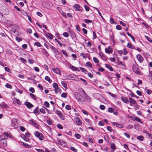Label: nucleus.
Returning <instances> with one entry per match:
<instances>
[{"instance_id":"a878e982","label":"nucleus","mask_w":152,"mask_h":152,"mask_svg":"<svg viewBox=\"0 0 152 152\" xmlns=\"http://www.w3.org/2000/svg\"><path fill=\"white\" fill-rule=\"evenodd\" d=\"M34 113L35 115L39 114L38 111V108L37 107L34 110Z\"/></svg>"},{"instance_id":"9b49d317","label":"nucleus","mask_w":152,"mask_h":152,"mask_svg":"<svg viewBox=\"0 0 152 152\" xmlns=\"http://www.w3.org/2000/svg\"><path fill=\"white\" fill-rule=\"evenodd\" d=\"M112 124L113 125L115 126H116V127L119 128H123V125H122L121 124H118L117 123H115V122H113L112 123Z\"/></svg>"},{"instance_id":"cd10ccee","label":"nucleus","mask_w":152,"mask_h":152,"mask_svg":"<svg viewBox=\"0 0 152 152\" xmlns=\"http://www.w3.org/2000/svg\"><path fill=\"white\" fill-rule=\"evenodd\" d=\"M78 91L79 93H78V94H81L84 92V90L82 88H78Z\"/></svg>"},{"instance_id":"4d7b16f0","label":"nucleus","mask_w":152,"mask_h":152,"mask_svg":"<svg viewBox=\"0 0 152 152\" xmlns=\"http://www.w3.org/2000/svg\"><path fill=\"white\" fill-rule=\"evenodd\" d=\"M38 152H45L44 151L41 149H35Z\"/></svg>"},{"instance_id":"1a4fd4ad","label":"nucleus","mask_w":152,"mask_h":152,"mask_svg":"<svg viewBox=\"0 0 152 152\" xmlns=\"http://www.w3.org/2000/svg\"><path fill=\"white\" fill-rule=\"evenodd\" d=\"M24 104L26 105L27 108L29 109L33 107V105L29 102H26L24 103Z\"/></svg>"},{"instance_id":"13d9d810","label":"nucleus","mask_w":152,"mask_h":152,"mask_svg":"<svg viewBox=\"0 0 152 152\" xmlns=\"http://www.w3.org/2000/svg\"><path fill=\"white\" fill-rule=\"evenodd\" d=\"M80 55L81 56H82L84 58H87L86 56L83 53H80Z\"/></svg>"},{"instance_id":"4468645a","label":"nucleus","mask_w":152,"mask_h":152,"mask_svg":"<svg viewBox=\"0 0 152 152\" xmlns=\"http://www.w3.org/2000/svg\"><path fill=\"white\" fill-rule=\"evenodd\" d=\"M85 120L86 122L87 123V124H88L90 126L91 125L92 121H91L89 119L87 118H86L85 119Z\"/></svg>"},{"instance_id":"72a5a7b5","label":"nucleus","mask_w":152,"mask_h":152,"mask_svg":"<svg viewBox=\"0 0 152 152\" xmlns=\"http://www.w3.org/2000/svg\"><path fill=\"white\" fill-rule=\"evenodd\" d=\"M62 86L65 88H66V83L64 81H62L61 82Z\"/></svg>"},{"instance_id":"69168bd1","label":"nucleus","mask_w":152,"mask_h":152,"mask_svg":"<svg viewBox=\"0 0 152 152\" xmlns=\"http://www.w3.org/2000/svg\"><path fill=\"white\" fill-rule=\"evenodd\" d=\"M57 127L59 129H62L63 128V126L60 124H58L57 125Z\"/></svg>"},{"instance_id":"864d4df0","label":"nucleus","mask_w":152,"mask_h":152,"mask_svg":"<svg viewBox=\"0 0 152 152\" xmlns=\"http://www.w3.org/2000/svg\"><path fill=\"white\" fill-rule=\"evenodd\" d=\"M29 91L32 93H34L35 92V90L33 88H30L29 89Z\"/></svg>"},{"instance_id":"aec40b11","label":"nucleus","mask_w":152,"mask_h":152,"mask_svg":"<svg viewBox=\"0 0 152 152\" xmlns=\"http://www.w3.org/2000/svg\"><path fill=\"white\" fill-rule=\"evenodd\" d=\"M129 100L130 104H134L136 102V101L134 99H133L132 98H129Z\"/></svg>"},{"instance_id":"e2e57ef3","label":"nucleus","mask_w":152,"mask_h":152,"mask_svg":"<svg viewBox=\"0 0 152 152\" xmlns=\"http://www.w3.org/2000/svg\"><path fill=\"white\" fill-rule=\"evenodd\" d=\"M47 123L48 124L50 125H52V121L50 120H47Z\"/></svg>"},{"instance_id":"f704fd0d","label":"nucleus","mask_w":152,"mask_h":152,"mask_svg":"<svg viewBox=\"0 0 152 152\" xmlns=\"http://www.w3.org/2000/svg\"><path fill=\"white\" fill-rule=\"evenodd\" d=\"M80 70H81L83 72H84L86 74L87 72V70L85 69L82 67H80Z\"/></svg>"},{"instance_id":"3c124183","label":"nucleus","mask_w":152,"mask_h":152,"mask_svg":"<svg viewBox=\"0 0 152 152\" xmlns=\"http://www.w3.org/2000/svg\"><path fill=\"white\" fill-rule=\"evenodd\" d=\"M109 59L112 62H114L115 60V57L114 58H109Z\"/></svg>"},{"instance_id":"a19ab883","label":"nucleus","mask_w":152,"mask_h":152,"mask_svg":"<svg viewBox=\"0 0 152 152\" xmlns=\"http://www.w3.org/2000/svg\"><path fill=\"white\" fill-rule=\"evenodd\" d=\"M6 53L7 54L9 55H11L12 54V52L10 50H8L7 51Z\"/></svg>"},{"instance_id":"f03ea898","label":"nucleus","mask_w":152,"mask_h":152,"mask_svg":"<svg viewBox=\"0 0 152 152\" xmlns=\"http://www.w3.org/2000/svg\"><path fill=\"white\" fill-rule=\"evenodd\" d=\"M10 137V133H4L3 134L0 135V140H5L7 139L8 137Z\"/></svg>"},{"instance_id":"49530a36","label":"nucleus","mask_w":152,"mask_h":152,"mask_svg":"<svg viewBox=\"0 0 152 152\" xmlns=\"http://www.w3.org/2000/svg\"><path fill=\"white\" fill-rule=\"evenodd\" d=\"M16 39L17 40L18 42H20L22 40V39L21 38H20L18 37H16Z\"/></svg>"},{"instance_id":"4be33fe9","label":"nucleus","mask_w":152,"mask_h":152,"mask_svg":"<svg viewBox=\"0 0 152 152\" xmlns=\"http://www.w3.org/2000/svg\"><path fill=\"white\" fill-rule=\"evenodd\" d=\"M82 95L85 98H86L87 100H88V99L89 98V97L88 96L87 94L85 93L84 91L83 93V94Z\"/></svg>"},{"instance_id":"774afa93","label":"nucleus","mask_w":152,"mask_h":152,"mask_svg":"<svg viewBox=\"0 0 152 152\" xmlns=\"http://www.w3.org/2000/svg\"><path fill=\"white\" fill-rule=\"evenodd\" d=\"M22 47L23 48L26 49L27 48V45L26 44H23L22 45Z\"/></svg>"},{"instance_id":"b1692460","label":"nucleus","mask_w":152,"mask_h":152,"mask_svg":"<svg viewBox=\"0 0 152 152\" xmlns=\"http://www.w3.org/2000/svg\"><path fill=\"white\" fill-rule=\"evenodd\" d=\"M45 109L47 110V109L45 107L44 108H42L40 109L39 111L42 113L45 114Z\"/></svg>"},{"instance_id":"f3484780","label":"nucleus","mask_w":152,"mask_h":152,"mask_svg":"<svg viewBox=\"0 0 152 152\" xmlns=\"http://www.w3.org/2000/svg\"><path fill=\"white\" fill-rule=\"evenodd\" d=\"M133 121H138V122H139L141 123H142V122L141 120V119L140 118H137V117H134L133 118Z\"/></svg>"},{"instance_id":"0eeeda50","label":"nucleus","mask_w":152,"mask_h":152,"mask_svg":"<svg viewBox=\"0 0 152 152\" xmlns=\"http://www.w3.org/2000/svg\"><path fill=\"white\" fill-rule=\"evenodd\" d=\"M29 122L34 126L35 127L37 128L39 126V125L38 124H37L35 121L32 120H29Z\"/></svg>"},{"instance_id":"7c9ffc66","label":"nucleus","mask_w":152,"mask_h":152,"mask_svg":"<svg viewBox=\"0 0 152 152\" xmlns=\"http://www.w3.org/2000/svg\"><path fill=\"white\" fill-rule=\"evenodd\" d=\"M34 45L39 47H41L42 46V45L39 42H35L34 43Z\"/></svg>"},{"instance_id":"e433bc0d","label":"nucleus","mask_w":152,"mask_h":152,"mask_svg":"<svg viewBox=\"0 0 152 152\" xmlns=\"http://www.w3.org/2000/svg\"><path fill=\"white\" fill-rule=\"evenodd\" d=\"M127 46L128 48H129L136 49L135 48H133L132 47V46L131 44L129 43H128Z\"/></svg>"},{"instance_id":"2eb2a0df","label":"nucleus","mask_w":152,"mask_h":152,"mask_svg":"<svg viewBox=\"0 0 152 152\" xmlns=\"http://www.w3.org/2000/svg\"><path fill=\"white\" fill-rule=\"evenodd\" d=\"M121 99L122 101L125 103H127L129 102V100L127 98L125 97H121Z\"/></svg>"},{"instance_id":"79ce46f5","label":"nucleus","mask_w":152,"mask_h":152,"mask_svg":"<svg viewBox=\"0 0 152 152\" xmlns=\"http://www.w3.org/2000/svg\"><path fill=\"white\" fill-rule=\"evenodd\" d=\"M15 91L18 92V93H19L20 94H22L23 92V91L22 90H21L20 89H19V88H17L16 89H15Z\"/></svg>"},{"instance_id":"6e6d98bb","label":"nucleus","mask_w":152,"mask_h":152,"mask_svg":"<svg viewBox=\"0 0 152 152\" xmlns=\"http://www.w3.org/2000/svg\"><path fill=\"white\" fill-rule=\"evenodd\" d=\"M98 125L99 126H104V124L102 121H100L98 123Z\"/></svg>"},{"instance_id":"bf43d9fd","label":"nucleus","mask_w":152,"mask_h":152,"mask_svg":"<svg viewBox=\"0 0 152 152\" xmlns=\"http://www.w3.org/2000/svg\"><path fill=\"white\" fill-rule=\"evenodd\" d=\"M23 145L25 147L27 148H29L30 147V145L26 143L23 142Z\"/></svg>"},{"instance_id":"5fc2aeb1","label":"nucleus","mask_w":152,"mask_h":152,"mask_svg":"<svg viewBox=\"0 0 152 152\" xmlns=\"http://www.w3.org/2000/svg\"><path fill=\"white\" fill-rule=\"evenodd\" d=\"M108 111L109 112L112 113L114 111V109L111 107H109L108 108Z\"/></svg>"},{"instance_id":"603ef678","label":"nucleus","mask_w":152,"mask_h":152,"mask_svg":"<svg viewBox=\"0 0 152 152\" xmlns=\"http://www.w3.org/2000/svg\"><path fill=\"white\" fill-rule=\"evenodd\" d=\"M63 36L66 37H67L69 36V34L67 32H64L63 34Z\"/></svg>"},{"instance_id":"a18cd8bd","label":"nucleus","mask_w":152,"mask_h":152,"mask_svg":"<svg viewBox=\"0 0 152 152\" xmlns=\"http://www.w3.org/2000/svg\"><path fill=\"white\" fill-rule=\"evenodd\" d=\"M82 9V7L79 5L77 4V11H80Z\"/></svg>"},{"instance_id":"dca6fc26","label":"nucleus","mask_w":152,"mask_h":152,"mask_svg":"<svg viewBox=\"0 0 152 152\" xmlns=\"http://www.w3.org/2000/svg\"><path fill=\"white\" fill-rule=\"evenodd\" d=\"M82 123V122L78 118H77V124L79 125H81Z\"/></svg>"},{"instance_id":"09e8293b","label":"nucleus","mask_w":152,"mask_h":152,"mask_svg":"<svg viewBox=\"0 0 152 152\" xmlns=\"http://www.w3.org/2000/svg\"><path fill=\"white\" fill-rule=\"evenodd\" d=\"M86 65L91 68L92 67L91 64L89 62H87L86 64Z\"/></svg>"},{"instance_id":"6ab92c4d","label":"nucleus","mask_w":152,"mask_h":152,"mask_svg":"<svg viewBox=\"0 0 152 152\" xmlns=\"http://www.w3.org/2000/svg\"><path fill=\"white\" fill-rule=\"evenodd\" d=\"M46 36L47 37L49 38L50 39H52L53 38V36L50 33H48L46 34Z\"/></svg>"},{"instance_id":"c85d7f7f","label":"nucleus","mask_w":152,"mask_h":152,"mask_svg":"<svg viewBox=\"0 0 152 152\" xmlns=\"http://www.w3.org/2000/svg\"><path fill=\"white\" fill-rule=\"evenodd\" d=\"M42 53L44 54L45 55L47 56H48L49 54L47 51L45 49H43L42 50Z\"/></svg>"},{"instance_id":"393cba45","label":"nucleus","mask_w":152,"mask_h":152,"mask_svg":"<svg viewBox=\"0 0 152 152\" xmlns=\"http://www.w3.org/2000/svg\"><path fill=\"white\" fill-rule=\"evenodd\" d=\"M45 79L46 80L48 81L49 83H51L52 82V80L48 76H46L45 77Z\"/></svg>"},{"instance_id":"412c9836","label":"nucleus","mask_w":152,"mask_h":152,"mask_svg":"<svg viewBox=\"0 0 152 152\" xmlns=\"http://www.w3.org/2000/svg\"><path fill=\"white\" fill-rule=\"evenodd\" d=\"M0 106L3 108L7 107V106L4 102H3L0 104Z\"/></svg>"},{"instance_id":"5701e85b","label":"nucleus","mask_w":152,"mask_h":152,"mask_svg":"<svg viewBox=\"0 0 152 152\" xmlns=\"http://www.w3.org/2000/svg\"><path fill=\"white\" fill-rule=\"evenodd\" d=\"M82 95L85 98H86L87 100H88V99L89 98V97L88 96L87 94L85 93L84 91L83 93V94Z\"/></svg>"},{"instance_id":"a211bd4d","label":"nucleus","mask_w":152,"mask_h":152,"mask_svg":"<svg viewBox=\"0 0 152 152\" xmlns=\"http://www.w3.org/2000/svg\"><path fill=\"white\" fill-rule=\"evenodd\" d=\"M105 66L106 68L109 69L110 71H113V69L110 65L108 64H105Z\"/></svg>"},{"instance_id":"0e129e2a","label":"nucleus","mask_w":152,"mask_h":152,"mask_svg":"<svg viewBox=\"0 0 152 152\" xmlns=\"http://www.w3.org/2000/svg\"><path fill=\"white\" fill-rule=\"evenodd\" d=\"M82 112L84 114L86 115H88V113L86 110H82Z\"/></svg>"},{"instance_id":"58836bf2","label":"nucleus","mask_w":152,"mask_h":152,"mask_svg":"<svg viewBox=\"0 0 152 152\" xmlns=\"http://www.w3.org/2000/svg\"><path fill=\"white\" fill-rule=\"evenodd\" d=\"M5 87L6 88H9L10 89L12 88V86L9 83H7L5 85Z\"/></svg>"},{"instance_id":"6e6552de","label":"nucleus","mask_w":152,"mask_h":152,"mask_svg":"<svg viewBox=\"0 0 152 152\" xmlns=\"http://www.w3.org/2000/svg\"><path fill=\"white\" fill-rule=\"evenodd\" d=\"M105 51L106 53L110 54L112 53L113 50L109 46L108 48H105Z\"/></svg>"},{"instance_id":"338daca9","label":"nucleus","mask_w":152,"mask_h":152,"mask_svg":"<svg viewBox=\"0 0 152 152\" xmlns=\"http://www.w3.org/2000/svg\"><path fill=\"white\" fill-rule=\"evenodd\" d=\"M107 129L109 131H110L111 132H112V129L110 126H107Z\"/></svg>"},{"instance_id":"ea45409f","label":"nucleus","mask_w":152,"mask_h":152,"mask_svg":"<svg viewBox=\"0 0 152 152\" xmlns=\"http://www.w3.org/2000/svg\"><path fill=\"white\" fill-rule=\"evenodd\" d=\"M93 59L94 62L96 63H99V61L97 58L94 57Z\"/></svg>"},{"instance_id":"052dcab7","label":"nucleus","mask_w":152,"mask_h":152,"mask_svg":"<svg viewBox=\"0 0 152 152\" xmlns=\"http://www.w3.org/2000/svg\"><path fill=\"white\" fill-rule=\"evenodd\" d=\"M116 28L118 30H121V26L119 25H118L116 26Z\"/></svg>"},{"instance_id":"c03bdc74","label":"nucleus","mask_w":152,"mask_h":152,"mask_svg":"<svg viewBox=\"0 0 152 152\" xmlns=\"http://www.w3.org/2000/svg\"><path fill=\"white\" fill-rule=\"evenodd\" d=\"M44 105L47 107H49V104L47 101H45L44 102Z\"/></svg>"},{"instance_id":"20e7f679","label":"nucleus","mask_w":152,"mask_h":152,"mask_svg":"<svg viewBox=\"0 0 152 152\" xmlns=\"http://www.w3.org/2000/svg\"><path fill=\"white\" fill-rule=\"evenodd\" d=\"M82 94H78L77 92V100L79 102L83 103L84 100H83Z\"/></svg>"},{"instance_id":"f8f14e48","label":"nucleus","mask_w":152,"mask_h":152,"mask_svg":"<svg viewBox=\"0 0 152 152\" xmlns=\"http://www.w3.org/2000/svg\"><path fill=\"white\" fill-rule=\"evenodd\" d=\"M110 144L111 148L113 150V151H114V150L116 149V146L115 144L113 142H111Z\"/></svg>"},{"instance_id":"37998d69","label":"nucleus","mask_w":152,"mask_h":152,"mask_svg":"<svg viewBox=\"0 0 152 152\" xmlns=\"http://www.w3.org/2000/svg\"><path fill=\"white\" fill-rule=\"evenodd\" d=\"M53 86L55 89H56L58 88V85L56 83H54L53 84Z\"/></svg>"},{"instance_id":"7ed1b4c3","label":"nucleus","mask_w":152,"mask_h":152,"mask_svg":"<svg viewBox=\"0 0 152 152\" xmlns=\"http://www.w3.org/2000/svg\"><path fill=\"white\" fill-rule=\"evenodd\" d=\"M35 136L38 137L40 140H43L44 138V136L42 133H40L38 131H36L34 133Z\"/></svg>"},{"instance_id":"ddd939ff","label":"nucleus","mask_w":152,"mask_h":152,"mask_svg":"<svg viewBox=\"0 0 152 152\" xmlns=\"http://www.w3.org/2000/svg\"><path fill=\"white\" fill-rule=\"evenodd\" d=\"M53 70L55 73L59 74L61 73L60 70L58 68L53 69Z\"/></svg>"},{"instance_id":"f257e3e1","label":"nucleus","mask_w":152,"mask_h":152,"mask_svg":"<svg viewBox=\"0 0 152 152\" xmlns=\"http://www.w3.org/2000/svg\"><path fill=\"white\" fill-rule=\"evenodd\" d=\"M132 70L137 75H140L141 72L139 69L137 65L136 64H134L133 65Z\"/></svg>"},{"instance_id":"de8ad7c7","label":"nucleus","mask_w":152,"mask_h":152,"mask_svg":"<svg viewBox=\"0 0 152 152\" xmlns=\"http://www.w3.org/2000/svg\"><path fill=\"white\" fill-rule=\"evenodd\" d=\"M55 40L56 42H57L59 45L60 46H62V44L60 41L58 40V39H55Z\"/></svg>"},{"instance_id":"c9c22d12","label":"nucleus","mask_w":152,"mask_h":152,"mask_svg":"<svg viewBox=\"0 0 152 152\" xmlns=\"http://www.w3.org/2000/svg\"><path fill=\"white\" fill-rule=\"evenodd\" d=\"M84 21L85 23L87 24H88L90 23H91L92 22L91 20L88 19H85L84 20Z\"/></svg>"},{"instance_id":"bb28decb","label":"nucleus","mask_w":152,"mask_h":152,"mask_svg":"<svg viewBox=\"0 0 152 152\" xmlns=\"http://www.w3.org/2000/svg\"><path fill=\"white\" fill-rule=\"evenodd\" d=\"M137 139L140 141H142L144 139V137L142 135L139 136L137 137Z\"/></svg>"},{"instance_id":"423d86ee","label":"nucleus","mask_w":152,"mask_h":152,"mask_svg":"<svg viewBox=\"0 0 152 152\" xmlns=\"http://www.w3.org/2000/svg\"><path fill=\"white\" fill-rule=\"evenodd\" d=\"M66 65L69 68L73 71H76V67L73 66L68 62H66Z\"/></svg>"},{"instance_id":"39448f33","label":"nucleus","mask_w":152,"mask_h":152,"mask_svg":"<svg viewBox=\"0 0 152 152\" xmlns=\"http://www.w3.org/2000/svg\"><path fill=\"white\" fill-rule=\"evenodd\" d=\"M0 145L4 147L7 146V141L5 140H0Z\"/></svg>"},{"instance_id":"473e14b6","label":"nucleus","mask_w":152,"mask_h":152,"mask_svg":"<svg viewBox=\"0 0 152 152\" xmlns=\"http://www.w3.org/2000/svg\"><path fill=\"white\" fill-rule=\"evenodd\" d=\"M61 96L62 97L66 98L67 96V94L66 93L64 92L62 94Z\"/></svg>"},{"instance_id":"4c0bfd02","label":"nucleus","mask_w":152,"mask_h":152,"mask_svg":"<svg viewBox=\"0 0 152 152\" xmlns=\"http://www.w3.org/2000/svg\"><path fill=\"white\" fill-rule=\"evenodd\" d=\"M80 79L83 81L85 85L86 86L87 85V82L85 80L82 78H80Z\"/></svg>"},{"instance_id":"9d476101","label":"nucleus","mask_w":152,"mask_h":152,"mask_svg":"<svg viewBox=\"0 0 152 152\" xmlns=\"http://www.w3.org/2000/svg\"><path fill=\"white\" fill-rule=\"evenodd\" d=\"M137 58L138 61L140 63H142L143 60V58L140 54H138L137 55Z\"/></svg>"},{"instance_id":"680f3d73","label":"nucleus","mask_w":152,"mask_h":152,"mask_svg":"<svg viewBox=\"0 0 152 152\" xmlns=\"http://www.w3.org/2000/svg\"><path fill=\"white\" fill-rule=\"evenodd\" d=\"M151 92L152 91L150 89H147L146 91V93L148 95L150 94L151 93Z\"/></svg>"},{"instance_id":"8fccbe9b","label":"nucleus","mask_w":152,"mask_h":152,"mask_svg":"<svg viewBox=\"0 0 152 152\" xmlns=\"http://www.w3.org/2000/svg\"><path fill=\"white\" fill-rule=\"evenodd\" d=\"M5 70L9 72H11L10 69L7 67H5L4 68Z\"/></svg>"},{"instance_id":"2f4dec72","label":"nucleus","mask_w":152,"mask_h":152,"mask_svg":"<svg viewBox=\"0 0 152 152\" xmlns=\"http://www.w3.org/2000/svg\"><path fill=\"white\" fill-rule=\"evenodd\" d=\"M145 38L148 40V41L152 43V39L147 36H145Z\"/></svg>"},{"instance_id":"c756f323","label":"nucleus","mask_w":152,"mask_h":152,"mask_svg":"<svg viewBox=\"0 0 152 152\" xmlns=\"http://www.w3.org/2000/svg\"><path fill=\"white\" fill-rule=\"evenodd\" d=\"M29 95L30 97L34 100H36V99L37 98L34 94L32 93H30L29 94Z\"/></svg>"}]
</instances>
